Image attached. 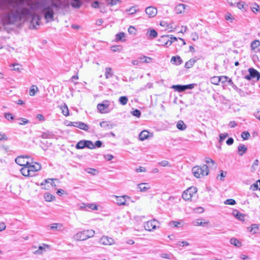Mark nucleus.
I'll return each instance as SVG.
<instances>
[{
  "mask_svg": "<svg viewBox=\"0 0 260 260\" xmlns=\"http://www.w3.org/2000/svg\"><path fill=\"white\" fill-rule=\"evenodd\" d=\"M61 2L52 1L47 5L44 0H16L6 6V11L2 15L5 24H18L29 21L30 29H37L40 25V16L36 11H42L47 22L54 20V11L61 7ZM3 1L0 0V9H3Z\"/></svg>",
  "mask_w": 260,
  "mask_h": 260,
  "instance_id": "nucleus-1",
  "label": "nucleus"
},
{
  "mask_svg": "<svg viewBox=\"0 0 260 260\" xmlns=\"http://www.w3.org/2000/svg\"><path fill=\"white\" fill-rule=\"evenodd\" d=\"M209 169L208 166L203 165L201 166H197L192 168V173L196 178H202L204 176H207L209 174Z\"/></svg>",
  "mask_w": 260,
  "mask_h": 260,
  "instance_id": "nucleus-2",
  "label": "nucleus"
},
{
  "mask_svg": "<svg viewBox=\"0 0 260 260\" xmlns=\"http://www.w3.org/2000/svg\"><path fill=\"white\" fill-rule=\"evenodd\" d=\"M94 234L95 232L93 230H84L75 234L73 236V239L77 241H84L92 237Z\"/></svg>",
  "mask_w": 260,
  "mask_h": 260,
  "instance_id": "nucleus-3",
  "label": "nucleus"
},
{
  "mask_svg": "<svg viewBox=\"0 0 260 260\" xmlns=\"http://www.w3.org/2000/svg\"><path fill=\"white\" fill-rule=\"evenodd\" d=\"M177 38L169 35L162 36L158 39V42L160 43V45L165 47L170 46L173 42L177 41Z\"/></svg>",
  "mask_w": 260,
  "mask_h": 260,
  "instance_id": "nucleus-4",
  "label": "nucleus"
},
{
  "mask_svg": "<svg viewBox=\"0 0 260 260\" xmlns=\"http://www.w3.org/2000/svg\"><path fill=\"white\" fill-rule=\"evenodd\" d=\"M197 190V188L194 186L188 188L182 193V197L183 199L185 201L191 200L192 198L196 196Z\"/></svg>",
  "mask_w": 260,
  "mask_h": 260,
  "instance_id": "nucleus-5",
  "label": "nucleus"
},
{
  "mask_svg": "<svg viewBox=\"0 0 260 260\" xmlns=\"http://www.w3.org/2000/svg\"><path fill=\"white\" fill-rule=\"evenodd\" d=\"M158 224V222L155 220H150L144 223V227L148 231H152L155 230Z\"/></svg>",
  "mask_w": 260,
  "mask_h": 260,
  "instance_id": "nucleus-6",
  "label": "nucleus"
},
{
  "mask_svg": "<svg viewBox=\"0 0 260 260\" xmlns=\"http://www.w3.org/2000/svg\"><path fill=\"white\" fill-rule=\"evenodd\" d=\"M99 243L105 246H110L115 244V241L111 237L103 236L99 240Z\"/></svg>",
  "mask_w": 260,
  "mask_h": 260,
  "instance_id": "nucleus-7",
  "label": "nucleus"
},
{
  "mask_svg": "<svg viewBox=\"0 0 260 260\" xmlns=\"http://www.w3.org/2000/svg\"><path fill=\"white\" fill-rule=\"evenodd\" d=\"M248 72L249 74L244 77L246 79L250 80L251 79L256 78L257 80H259L260 73L257 70L253 68H249Z\"/></svg>",
  "mask_w": 260,
  "mask_h": 260,
  "instance_id": "nucleus-8",
  "label": "nucleus"
},
{
  "mask_svg": "<svg viewBox=\"0 0 260 260\" xmlns=\"http://www.w3.org/2000/svg\"><path fill=\"white\" fill-rule=\"evenodd\" d=\"M113 198L115 199L114 202L118 206L126 205V199L129 198V197L126 195L122 196H113Z\"/></svg>",
  "mask_w": 260,
  "mask_h": 260,
  "instance_id": "nucleus-9",
  "label": "nucleus"
},
{
  "mask_svg": "<svg viewBox=\"0 0 260 260\" xmlns=\"http://www.w3.org/2000/svg\"><path fill=\"white\" fill-rule=\"evenodd\" d=\"M109 101H104L102 103L97 105V108L101 113H106L109 112Z\"/></svg>",
  "mask_w": 260,
  "mask_h": 260,
  "instance_id": "nucleus-10",
  "label": "nucleus"
},
{
  "mask_svg": "<svg viewBox=\"0 0 260 260\" xmlns=\"http://www.w3.org/2000/svg\"><path fill=\"white\" fill-rule=\"evenodd\" d=\"M27 166L29 169L30 170V172L32 176H35V173L40 170L41 169V165L36 162H29Z\"/></svg>",
  "mask_w": 260,
  "mask_h": 260,
  "instance_id": "nucleus-11",
  "label": "nucleus"
},
{
  "mask_svg": "<svg viewBox=\"0 0 260 260\" xmlns=\"http://www.w3.org/2000/svg\"><path fill=\"white\" fill-rule=\"evenodd\" d=\"M29 157L27 156H19L17 157L15 159V162L18 165L24 167L28 165V163L29 162L28 160Z\"/></svg>",
  "mask_w": 260,
  "mask_h": 260,
  "instance_id": "nucleus-12",
  "label": "nucleus"
},
{
  "mask_svg": "<svg viewBox=\"0 0 260 260\" xmlns=\"http://www.w3.org/2000/svg\"><path fill=\"white\" fill-rule=\"evenodd\" d=\"M192 223L194 226H201L204 228H208L210 225L209 221L201 218H198L194 220Z\"/></svg>",
  "mask_w": 260,
  "mask_h": 260,
  "instance_id": "nucleus-13",
  "label": "nucleus"
},
{
  "mask_svg": "<svg viewBox=\"0 0 260 260\" xmlns=\"http://www.w3.org/2000/svg\"><path fill=\"white\" fill-rule=\"evenodd\" d=\"M48 229L54 232H61L64 230L63 225L60 223H53L48 226Z\"/></svg>",
  "mask_w": 260,
  "mask_h": 260,
  "instance_id": "nucleus-14",
  "label": "nucleus"
},
{
  "mask_svg": "<svg viewBox=\"0 0 260 260\" xmlns=\"http://www.w3.org/2000/svg\"><path fill=\"white\" fill-rule=\"evenodd\" d=\"M152 133H150L147 131L144 130L140 133L139 136V138L141 141H144L150 137H152Z\"/></svg>",
  "mask_w": 260,
  "mask_h": 260,
  "instance_id": "nucleus-15",
  "label": "nucleus"
},
{
  "mask_svg": "<svg viewBox=\"0 0 260 260\" xmlns=\"http://www.w3.org/2000/svg\"><path fill=\"white\" fill-rule=\"evenodd\" d=\"M73 124L74 127H78L81 129L85 131H88L89 129V126L83 122L76 121V122H74Z\"/></svg>",
  "mask_w": 260,
  "mask_h": 260,
  "instance_id": "nucleus-16",
  "label": "nucleus"
},
{
  "mask_svg": "<svg viewBox=\"0 0 260 260\" xmlns=\"http://www.w3.org/2000/svg\"><path fill=\"white\" fill-rule=\"evenodd\" d=\"M249 232L252 234H255L260 233V224H252L248 228Z\"/></svg>",
  "mask_w": 260,
  "mask_h": 260,
  "instance_id": "nucleus-17",
  "label": "nucleus"
},
{
  "mask_svg": "<svg viewBox=\"0 0 260 260\" xmlns=\"http://www.w3.org/2000/svg\"><path fill=\"white\" fill-rule=\"evenodd\" d=\"M146 13L149 17H153L157 14V9L153 7H147L145 10Z\"/></svg>",
  "mask_w": 260,
  "mask_h": 260,
  "instance_id": "nucleus-18",
  "label": "nucleus"
},
{
  "mask_svg": "<svg viewBox=\"0 0 260 260\" xmlns=\"http://www.w3.org/2000/svg\"><path fill=\"white\" fill-rule=\"evenodd\" d=\"M137 188L141 192H146L150 188V186L147 183H141L137 185Z\"/></svg>",
  "mask_w": 260,
  "mask_h": 260,
  "instance_id": "nucleus-19",
  "label": "nucleus"
},
{
  "mask_svg": "<svg viewBox=\"0 0 260 260\" xmlns=\"http://www.w3.org/2000/svg\"><path fill=\"white\" fill-rule=\"evenodd\" d=\"M169 225L173 228H182L183 226V221L182 220L171 221L169 223Z\"/></svg>",
  "mask_w": 260,
  "mask_h": 260,
  "instance_id": "nucleus-20",
  "label": "nucleus"
},
{
  "mask_svg": "<svg viewBox=\"0 0 260 260\" xmlns=\"http://www.w3.org/2000/svg\"><path fill=\"white\" fill-rule=\"evenodd\" d=\"M49 245L43 244L42 246H40L38 249L33 252V253L35 255L42 254L44 252L46 251V248L48 247Z\"/></svg>",
  "mask_w": 260,
  "mask_h": 260,
  "instance_id": "nucleus-21",
  "label": "nucleus"
},
{
  "mask_svg": "<svg viewBox=\"0 0 260 260\" xmlns=\"http://www.w3.org/2000/svg\"><path fill=\"white\" fill-rule=\"evenodd\" d=\"M20 171L22 175L24 176L32 177V175L30 172V170L29 169L28 166L23 167Z\"/></svg>",
  "mask_w": 260,
  "mask_h": 260,
  "instance_id": "nucleus-22",
  "label": "nucleus"
},
{
  "mask_svg": "<svg viewBox=\"0 0 260 260\" xmlns=\"http://www.w3.org/2000/svg\"><path fill=\"white\" fill-rule=\"evenodd\" d=\"M171 62L173 64L178 66L182 63V60L179 56H173L171 59Z\"/></svg>",
  "mask_w": 260,
  "mask_h": 260,
  "instance_id": "nucleus-23",
  "label": "nucleus"
},
{
  "mask_svg": "<svg viewBox=\"0 0 260 260\" xmlns=\"http://www.w3.org/2000/svg\"><path fill=\"white\" fill-rule=\"evenodd\" d=\"M185 5L180 4L177 5L175 8V11L177 14H181L183 13L185 9Z\"/></svg>",
  "mask_w": 260,
  "mask_h": 260,
  "instance_id": "nucleus-24",
  "label": "nucleus"
},
{
  "mask_svg": "<svg viewBox=\"0 0 260 260\" xmlns=\"http://www.w3.org/2000/svg\"><path fill=\"white\" fill-rule=\"evenodd\" d=\"M105 78L109 79L113 76V72L111 68L107 67L105 69Z\"/></svg>",
  "mask_w": 260,
  "mask_h": 260,
  "instance_id": "nucleus-25",
  "label": "nucleus"
},
{
  "mask_svg": "<svg viewBox=\"0 0 260 260\" xmlns=\"http://www.w3.org/2000/svg\"><path fill=\"white\" fill-rule=\"evenodd\" d=\"M238 149L239 155L240 156H242L243 154L246 152V151L247 150V148L245 145L243 144H240L238 146Z\"/></svg>",
  "mask_w": 260,
  "mask_h": 260,
  "instance_id": "nucleus-26",
  "label": "nucleus"
},
{
  "mask_svg": "<svg viewBox=\"0 0 260 260\" xmlns=\"http://www.w3.org/2000/svg\"><path fill=\"white\" fill-rule=\"evenodd\" d=\"M140 62L150 63L152 61V58L150 57H147L145 55L141 56L138 57Z\"/></svg>",
  "mask_w": 260,
  "mask_h": 260,
  "instance_id": "nucleus-27",
  "label": "nucleus"
},
{
  "mask_svg": "<svg viewBox=\"0 0 260 260\" xmlns=\"http://www.w3.org/2000/svg\"><path fill=\"white\" fill-rule=\"evenodd\" d=\"M233 214L235 216L236 218H237L238 219L241 221H244V215L242 214L241 213L239 212L238 211H235L233 212Z\"/></svg>",
  "mask_w": 260,
  "mask_h": 260,
  "instance_id": "nucleus-28",
  "label": "nucleus"
},
{
  "mask_svg": "<svg viewBox=\"0 0 260 260\" xmlns=\"http://www.w3.org/2000/svg\"><path fill=\"white\" fill-rule=\"evenodd\" d=\"M68 2L74 8H78L80 7L81 4L79 0H68Z\"/></svg>",
  "mask_w": 260,
  "mask_h": 260,
  "instance_id": "nucleus-29",
  "label": "nucleus"
},
{
  "mask_svg": "<svg viewBox=\"0 0 260 260\" xmlns=\"http://www.w3.org/2000/svg\"><path fill=\"white\" fill-rule=\"evenodd\" d=\"M84 144L85 145V147H87L89 149H93L95 148V146L92 141L89 140H84Z\"/></svg>",
  "mask_w": 260,
  "mask_h": 260,
  "instance_id": "nucleus-30",
  "label": "nucleus"
},
{
  "mask_svg": "<svg viewBox=\"0 0 260 260\" xmlns=\"http://www.w3.org/2000/svg\"><path fill=\"white\" fill-rule=\"evenodd\" d=\"M210 82L214 85H218L220 82V78L219 76H214L211 78Z\"/></svg>",
  "mask_w": 260,
  "mask_h": 260,
  "instance_id": "nucleus-31",
  "label": "nucleus"
},
{
  "mask_svg": "<svg viewBox=\"0 0 260 260\" xmlns=\"http://www.w3.org/2000/svg\"><path fill=\"white\" fill-rule=\"evenodd\" d=\"M176 126L178 129L181 130V131L185 130L186 128V125L185 124L184 122L182 120H179L177 122Z\"/></svg>",
  "mask_w": 260,
  "mask_h": 260,
  "instance_id": "nucleus-32",
  "label": "nucleus"
},
{
  "mask_svg": "<svg viewBox=\"0 0 260 260\" xmlns=\"http://www.w3.org/2000/svg\"><path fill=\"white\" fill-rule=\"evenodd\" d=\"M260 46V41L259 40H254L251 43L250 47L251 50H253Z\"/></svg>",
  "mask_w": 260,
  "mask_h": 260,
  "instance_id": "nucleus-33",
  "label": "nucleus"
},
{
  "mask_svg": "<svg viewBox=\"0 0 260 260\" xmlns=\"http://www.w3.org/2000/svg\"><path fill=\"white\" fill-rule=\"evenodd\" d=\"M39 89L36 85H32L29 90V94L30 96H34L35 95L36 92L38 91Z\"/></svg>",
  "mask_w": 260,
  "mask_h": 260,
  "instance_id": "nucleus-34",
  "label": "nucleus"
},
{
  "mask_svg": "<svg viewBox=\"0 0 260 260\" xmlns=\"http://www.w3.org/2000/svg\"><path fill=\"white\" fill-rule=\"evenodd\" d=\"M172 88L178 92H182L185 90L184 85H173Z\"/></svg>",
  "mask_w": 260,
  "mask_h": 260,
  "instance_id": "nucleus-35",
  "label": "nucleus"
},
{
  "mask_svg": "<svg viewBox=\"0 0 260 260\" xmlns=\"http://www.w3.org/2000/svg\"><path fill=\"white\" fill-rule=\"evenodd\" d=\"M230 243L231 244L237 247H239L241 246V243L238 239L234 238L231 239Z\"/></svg>",
  "mask_w": 260,
  "mask_h": 260,
  "instance_id": "nucleus-36",
  "label": "nucleus"
},
{
  "mask_svg": "<svg viewBox=\"0 0 260 260\" xmlns=\"http://www.w3.org/2000/svg\"><path fill=\"white\" fill-rule=\"evenodd\" d=\"M44 197L47 202H51L55 199V197L49 193H45Z\"/></svg>",
  "mask_w": 260,
  "mask_h": 260,
  "instance_id": "nucleus-37",
  "label": "nucleus"
},
{
  "mask_svg": "<svg viewBox=\"0 0 260 260\" xmlns=\"http://www.w3.org/2000/svg\"><path fill=\"white\" fill-rule=\"evenodd\" d=\"M196 62L194 59H190L187 61L185 64V67L187 69L191 68Z\"/></svg>",
  "mask_w": 260,
  "mask_h": 260,
  "instance_id": "nucleus-38",
  "label": "nucleus"
},
{
  "mask_svg": "<svg viewBox=\"0 0 260 260\" xmlns=\"http://www.w3.org/2000/svg\"><path fill=\"white\" fill-rule=\"evenodd\" d=\"M53 136V134L49 132H43L41 135L43 139H50Z\"/></svg>",
  "mask_w": 260,
  "mask_h": 260,
  "instance_id": "nucleus-39",
  "label": "nucleus"
},
{
  "mask_svg": "<svg viewBox=\"0 0 260 260\" xmlns=\"http://www.w3.org/2000/svg\"><path fill=\"white\" fill-rule=\"evenodd\" d=\"M176 247H184V246H187L189 245V242L185 241H179L177 242V243H176Z\"/></svg>",
  "mask_w": 260,
  "mask_h": 260,
  "instance_id": "nucleus-40",
  "label": "nucleus"
},
{
  "mask_svg": "<svg viewBox=\"0 0 260 260\" xmlns=\"http://www.w3.org/2000/svg\"><path fill=\"white\" fill-rule=\"evenodd\" d=\"M85 171L89 174H92L93 175H96L98 174L99 172L95 169L93 168H87L85 170Z\"/></svg>",
  "mask_w": 260,
  "mask_h": 260,
  "instance_id": "nucleus-41",
  "label": "nucleus"
},
{
  "mask_svg": "<svg viewBox=\"0 0 260 260\" xmlns=\"http://www.w3.org/2000/svg\"><path fill=\"white\" fill-rule=\"evenodd\" d=\"M100 125L104 128L111 129L112 126L111 125L109 124L107 121H102L100 123Z\"/></svg>",
  "mask_w": 260,
  "mask_h": 260,
  "instance_id": "nucleus-42",
  "label": "nucleus"
},
{
  "mask_svg": "<svg viewBox=\"0 0 260 260\" xmlns=\"http://www.w3.org/2000/svg\"><path fill=\"white\" fill-rule=\"evenodd\" d=\"M61 109L62 110V113L63 115L66 116H67L69 115V109L66 104H64L63 106H62Z\"/></svg>",
  "mask_w": 260,
  "mask_h": 260,
  "instance_id": "nucleus-43",
  "label": "nucleus"
},
{
  "mask_svg": "<svg viewBox=\"0 0 260 260\" xmlns=\"http://www.w3.org/2000/svg\"><path fill=\"white\" fill-rule=\"evenodd\" d=\"M148 33L149 37L151 38V39L155 38L157 36V31L153 29L149 30Z\"/></svg>",
  "mask_w": 260,
  "mask_h": 260,
  "instance_id": "nucleus-44",
  "label": "nucleus"
},
{
  "mask_svg": "<svg viewBox=\"0 0 260 260\" xmlns=\"http://www.w3.org/2000/svg\"><path fill=\"white\" fill-rule=\"evenodd\" d=\"M237 7L243 11H246V5H245L244 2H240L238 1V3L237 4Z\"/></svg>",
  "mask_w": 260,
  "mask_h": 260,
  "instance_id": "nucleus-45",
  "label": "nucleus"
},
{
  "mask_svg": "<svg viewBox=\"0 0 260 260\" xmlns=\"http://www.w3.org/2000/svg\"><path fill=\"white\" fill-rule=\"evenodd\" d=\"M119 102L122 105H125L128 102V99L125 96H120L119 99Z\"/></svg>",
  "mask_w": 260,
  "mask_h": 260,
  "instance_id": "nucleus-46",
  "label": "nucleus"
},
{
  "mask_svg": "<svg viewBox=\"0 0 260 260\" xmlns=\"http://www.w3.org/2000/svg\"><path fill=\"white\" fill-rule=\"evenodd\" d=\"M84 140H81L78 142L76 145V148L78 149H81L85 148V145L84 144Z\"/></svg>",
  "mask_w": 260,
  "mask_h": 260,
  "instance_id": "nucleus-47",
  "label": "nucleus"
},
{
  "mask_svg": "<svg viewBox=\"0 0 260 260\" xmlns=\"http://www.w3.org/2000/svg\"><path fill=\"white\" fill-rule=\"evenodd\" d=\"M250 137V134L247 131H244L241 134V137L244 140H248Z\"/></svg>",
  "mask_w": 260,
  "mask_h": 260,
  "instance_id": "nucleus-48",
  "label": "nucleus"
},
{
  "mask_svg": "<svg viewBox=\"0 0 260 260\" xmlns=\"http://www.w3.org/2000/svg\"><path fill=\"white\" fill-rule=\"evenodd\" d=\"M205 162L206 163V164L208 165V166H210V164H211L212 166H215V168L216 167V165L215 162L210 158L206 157L205 159Z\"/></svg>",
  "mask_w": 260,
  "mask_h": 260,
  "instance_id": "nucleus-49",
  "label": "nucleus"
},
{
  "mask_svg": "<svg viewBox=\"0 0 260 260\" xmlns=\"http://www.w3.org/2000/svg\"><path fill=\"white\" fill-rule=\"evenodd\" d=\"M12 66L14 68L12 70L14 71H17L20 72L22 70V66L18 63H14L12 64Z\"/></svg>",
  "mask_w": 260,
  "mask_h": 260,
  "instance_id": "nucleus-50",
  "label": "nucleus"
},
{
  "mask_svg": "<svg viewBox=\"0 0 260 260\" xmlns=\"http://www.w3.org/2000/svg\"><path fill=\"white\" fill-rule=\"evenodd\" d=\"M18 120L19 121V124L20 125H25L29 123V120L25 118H19Z\"/></svg>",
  "mask_w": 260,
  "mask_h": 260,
  "instance_id": "nucleus-51",
  "label": "nucleus"
},
{
  "mask_svg": "<svg viewBox=\"0 0 260 260\" xmlns=\"http://www.w3.org/2000/svg\"><path fill=\"white\" fill-rule=\"evenodd\" d=\"M124 36V33L123 32H119L118 34H117L116 35V40L117 41H124V40H122V38Z\"/></svg>",
  "mask_w": 260,
  "mask_h": 260,
  "instance_id": "nucleus-52",
  "label": "nucleus"
},
{
  "mask_svg": "<svg viewBox=\"0 0 260 260\" xmlns=\"http://www.w3.org/2000/svg\"><path fill=\"white\" fill-rule=\"evenodd\" d=\"M229 136V134L226 133L220 134L219 135V142H221Z\"/></svg>",
  "mask_w": 260,
  "mask_h": 260,
  "instance_id": "nucleus-53",
  "label": "nucleus"
},
{
  "mask_svg": "<svg viewBox=\"0 0 260 260\" xmlns=\"http://www.w3.org/2000/svg\"><path fill=\"white\" fill-rule=\"evenodd\" d=\"M224 204L226 205H234L236 204V201L234 199H227L224 202Z\"/></svg>",
  "mask_w": 260,
  "mask_h": 260,
  "instance_id": "nucleus-54",
  "label": "nucleus"
},
{
  "mask_svg": "<svg viewBox=\"0 0 260 260\" xmlns=\"http://www.w3.org/2000/svg\"><path fill=\"white\" fill-rule=\"evenodd\" d=\"M131 113L133 116H136L137 117H139L141 115V112L138 109H136L133 111Z\"/></svg>",
  "mask_w": 260,
  "mask_h": 260,
  "instance_id": "nucleus-55",
  "label": "nucleus"
},
{
  "mask_svg": "<svg viewBox=\"0 0 260 260\" xmlns=\"http://www.w3.org/2000/svg\"><path fill=\"white\" fill-rule=\"evenodd\" d=\"M258 165V160L257 159H255L253 161V164L251 166V169H252V171H254L256 169Z\"/></svg>",
  "mask_w": 260,
  "mask_h": 260,
  "instance_id": "nucleus-56",
  "label": "nucleus"
},
{
  "mask_svg": "<svg viewBox=\"0 0 260 260\" xmlns=\"http://www.w3.org/2000/svg\"><path fill=\"white\" fill-rule=\"evenodd\" d=\"M137 11L136 7H132L129 9L126 10V11L128 12L129 14H133L135 13Z\"/></svg>",
  "mask_w": 260,
  "mask_h": 260,
  "instance_id": "nucleus-57",
  "label": "nucleus"
},
{
  "mask_svg": "<svg viewBox=\"0 0 260 260\" xmlns=\"http://www.w3.org/2000/svg\"><path fill=\"white\" fill-rule=\"evenodd\" d=\"M5 117L8 120H13L14 119V116L12 115V114L10 113H6L5 114Z\"/></svg>",
  "mask_w": 260,
  "mask_h": 260,
  "instance_id": "nucleus-58",
  "label": "nucleus"
},
{
  "mask_svg": "<svg viewBox=\"0 0 260 260\" xmlns=\"http://www.w3.org/2000/svg\"><path fill=\"white\" fill-rule=\"evenodd\" d=\"M250 188L252 190H256L257 189H259V188H258V185L257 181L255 183L252 184L250 186Z\"/></svg>",
  "mask_w": 260,
  "mask_h": 260,
  "instance_id": "nucleus-59",
  "label": "nucleus"
},
{
  "mask_svg": "<svg viewBox=\"0 0 260 260\" xmlns=\"http://www.w3.org/2000/svg\"><path fill=\"white\" fill-rule=\"evenodd\" d=\"M86 206L93 210H96L98 209L97 206L94 204H89L86 205Z\"/></svg>",
  "mask_w": 260,
  "mask_h": 260,
  "instance_id": "nucleus-60",
  "label": "nucleus"
},
{
  "mask_svg": "<svg viewBox=\"0 0 260 260\" xmlns=\"http://www.w3.org/2000/svg\"><path fill=\"white\" fill-rule=\"evenodd\" d=\"M259 10V6L257 4H255L253 7H251V10L254 13L257 12Z\"/></svg>",
  "mask_w": 260,
  "mask_h": 260,
  "instance_id": "nucleus-61",
  "label": "nucleus"
},
{
  "mask_svg": "<svg viewBox=\"0 0 260 260\" xmlns=\"http://www.w3.org/2000/svg\"><path fill=\"white\" fill-rule=\"evenodd\" d=\"M160 256L161 258L165 259H171V255L168 253H163L160 254Z\"/></svg>",
  "mask_w": 260,
  "mask_h": 260,
  "instance_id": "nucleus-62",
  "label": "nucleus"
},
{
  "mask_svg": "<svg viewBox=\"0 0 260 260\" xmlns=\"http://www.w3.org/2000/svg\"><path fill=\"white\" fill-rule=\"evenodd\" d=\"M128 31L130 34H135L136 31V29L133 26H130L128 29Z\"/></svg>",
  "mask_w": 260,
  "mask_h": 260,
  "instance_id": "nucleus-63",
  "label": "nucleus"
},
{
  "mask_svg": "<svg viewBox=\"0 0 260 260\" xmlns=\"http://www.w3.org/2000/svg\"><path fill=\"white\" fill-rule=\"evenodd\" d=\"M227 1H228V3L231 6H235V5H237V4L238 3V1H239V0H227Z\"/></svg>",
  "mask_w": 260,
  "mask_h": 260,
  "instance_id": "nucleus-64",
  "label": "nucleus"
}]
</instances>
